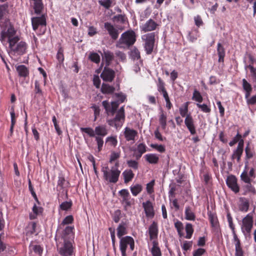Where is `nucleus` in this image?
<instances>
[{"label":"nucleus","mask_w":256,"mask_h":256,"mask_svg":"<svg viewBox=\"0 0 256 256\" xmlns=\"http://www.w3.org/2000/svg\"><path fill=\"white\" fill-rule=\"evenodd\" d=\"M0 26L2 28L0 40L4 42L8 39L10 48L9 54L21 56L26 53V44L24 42L18 43L20 39L16 35V30L11 23L8 20H6L4 22H1Z\"/></svg>","instance_id":"obj_1"},{"label":"nucleus","mask_w":256,"mask_h":256,"mask_svg":"<svg viewBox=\"0 0 256 256\" xmlns=\"http://www.w3.org/2000/svg\"><path fill=\"white\" fill-rule=\"evenodd\" d=\"M103 173V179L108 183L116 184L118 180L120 174V170L118 168H112L110 170L108 166H102L101 169Z\"/></svg>","instance_id":"obj_2"},{"label":"nucleus","mask_w":256,"mask_h":256,"mask_svg":"<svg viewBox=\"0 0 256 256\" xmlns=\"http://www.w3.org/2000/svg\"><path fill=\"white\" fill-rule=\"evenodd\" d=\"M158 32H152L142 36V39L144 42L143 46L146 54H151L154 49L156 36Z\"/></svg>","instance_id":"obj_3"},{"label":"nucleus","mask_w":256,"mask_h":256,"mask_svg":"<svg viewBox=\"0 0 256 256\" xmlns=\"http://www.w3.org/2000/svg\"><path fill=\"white\" fill-rule=\"evenodd\" d=\"M58 254L62 256H72L74 254V248L70 240H63V242H58V236L55 237Z\"/></svg>","instance_id":"obj_4"},{"label":"nucleus","mask_w":256,"mask_h":256,"mask_svg":"<svg viewBox=\"0 0 256 256\" xmlns=\"http://www.w3.org/2000/svg\"><path fill=\"white\" fill-rule=\"evenodd\" d=\"M136 41V36L135 32L133 30L127 31L123 33L120 38L116 44L117 47L122 48V44H124L128 46L133 45Z\"/></svg>","instance_id":"obj_5"},{"label":"nucleus","mask_w":256,"mask_h":256,"mask_svg":"<svg viewBox=\"0 0 256 256\" xmlns=\"http://www.w3.org/2000/svg\"><path fill=\"white\" fill-rule=\"evenodd\" d=\"M130 246V251H133L134 249L135 244L134 239L130 236H125L124 238H120V250L122 254V256H127L126 250Z\"/></svg>","instance_id":"obj_6"},{"label":"nucleus","mask_w":256,"mask_h":256,"mask_svg":"<svg viewBox=\"0 0 256 256\" xmlns=\"http://www.w3.org/2000/svg\"><path fill=\"white\" fill-rule=\"evenodd\" d=\"M119 195L122 197V204L125 210L134 204V199L132 198L127 189H122L118 192Z\"/></svg>","instance_id":"obj_7"},{"label":"nucleus","mask_w":256,"mask_h":256,"mask_svg":"<svg viewBox=\"0 0 256 256\" xmlns=\"http://www.w3.org/2000/svg\"><path fill=\"white\" fill-rule=\"evenodd\" d=\"M242 230L245 236L250 235L253 227V218L250 214H248L242 220Z\"/></svg>","instance_id":"obj_8"},{"label":"nucleus","mask_w":256,"mask_h":256,"mask_svg":"<svg viewBox=\"0 0 256 256\" xmlns=\"http://www.w3.org/2000/svg\"><path fill=\"white\" fill-rule=\"evenodd\" d=\"M227 186L235 194L240 192V186L238 184L237 178L234 175L228 176L226 180Z\"/></svg>","instance_id":"obj_9"},{"label":"nucleus","mask_w":256,"mask_h":256,"mask_svg":"<svg viewBox=\"0 0 256 256\" xmlns=\"http://www.w3.org/2000/svg\"><path fill=\"white\" fill-rule=\"evenodd\" d=\"M109 66H105L100 74V77L104 81L108 82H112L115 78V72L108 67Z\"/></svg>","instance_id":"obj_10"},{"label":"nucleus","mask_w":256,"mask_h":256,"mask_svg":"<svg viewBox=\"0 0 256 256\" xmlns=\"http://www.w3.org/2000/svg\"><path fill=\"white\" fill-rule=\"evenodd\" d=\"M158 24L154 20L150 18L140 26L142 31L146 32L156 30Z\"/></svg>","instance_id":"obj_11"},{"label":"nucleus","mask_w":256,"mask_h":256,"mask_svg":"<svg viewBox=\"0 0 256 256\" xmlns=\"http://www.w3.org/2000/svg\"><path fill=\"white\" fill-rule=\"evenodd\" d=\"M244 140H241L240 142H238L236 148L233 151V153L231 156L232 160L236 159L238 162H240L241 156L242 155L244 152Z\"/></svg>","instance_id":"obj_12"},{"label":"nucleus","mask_w":256,"mask_h":256,"mask_svg":"<svg viewBox=\"0 0 256 256\" xmlns=\"http://www.w3.org/2000/svg\"><path fill=\"white\" fill-rule=\"evenodd\" d=\"M119 104L120 103L118 101L112 102H111V106L108 100H104L102 102V105L106 113H111L112 115L115 114Z\"/></svg>","instance_id":"obj_13"},{"label":"nucleus","mask_w":256,"mask_h":256,"mask_svg":"<svg viewBox=\"0 0 256 256\" xmlns=\"http://www.w3.org/2000/svg\"><path fill=\"white\" fill-rule=\"evenodd\" d=\"M32 24L33 30L36 31L40 26H46V18L44 15L41 16L33 17L32 18Z\"/></svg>","instance_id":"obj_14"},{"label":"nucleus","mask_w":256,"mask_h":256,"mask_svg":"<svg viewBox=\"0 0 256 256\" xmlns=\"http://www.w3.org/2000/svg\"><path fill=\"white\" fill-rule=\"evenodd\" d=\"M184 124L191 134L194 135L196 134L194 121L190 114L186 116L184 120Z\"/></svg>","instance_id":"obj_15"},{"label":"nucleus","mask_w":256,"mask_h":256,"mask_svg":"<svg viewBox=\"0 0 256 256\" xmlns=\"http://www.w3.org/2000/svg\"><path fill=\"white\" fill-rule=\"evenodd\" d=\"M150 239V240H157L158 228V223L156 222H153L150 225L148 230Z\"/></svg>","instance_id":"obj_16"},{"label":"nucleus","mask_w":256,"mask_h":256,"mask_svg":"<svg viewBox=\"0 0 256 256\" xmlns=\"http://www.w3.org/2000/svg\"><path fill=\"white\" fill-rule=\"evenodd\" d=\"M142 204L146 216L150 218H154V210L152 202L150 200H148L146 202H144Z\"/></svg>","instance_id":"obj_17"},{"label":"nucleus","mask_w":256,"mask_h":256,"mask_svg":"<svg viewBox=\"0 0 256 256\" xmlns=\"http://www.w3.org/2000/svg\"><path fill=\"white\" fill-rule=\"evenodd\" d=\"M104 26L108 32L109 35L111 36L112 39L116 40L118 38L119 34L118 31L112 24L110 22H106L104 24Z\"/></svg>","instance_id":"obj_18"},{"label":"nucleus","mask_w":256,"mask_h":256,"mask_svg":"<svg viewBox=\"0 0 256 256\" xmlns=\"http://www.w3.org/2000/svg\"><path fill=\"white\" fill-rule=\"evenodd\" d=\"M138 132L134 129L126 127L124 129V134L126 141H134L136 137L138 136Z\"/></svg>","instance_id":"obj_19"},{"label":"nucleus","mask_w":256,"mask_h":256,"mask_svg":"<svg viewBox=\"0 0 256 256\" xmlns=\"http://www.w3.org/2000/svg\"><path fill=\"white\" fill-rule=\"evenodd\" d=\"M128 224L126 222H122L117 228V236L119 238H124V235L128 234Z\"/></svg>","instance_id":"obj_20"},{"label":"nucleus","mask_w":256,"mask_h":256,"mask_svg":"<svg viewBox=\"0 0 256 256\" xmlns=\"http://www.w3.org/2000/svg\"><path fill=\"white\" fill-rule=\"evenodd\" d=\"M240 204L238 208L240 211L243 212H247L250 207L249 200L244 197H240L239 198Z\"/></svg>","instance_id":"obj_21"},{"label":"nucleus","mask_w":256,"mask_h":256,"mask_svg":"<svg viewBox=\"0 0 256 256\" xmlns=\"http://www.w3.org/2000/svg\"><path fill=\"white\" fill-rule=\"evenodd\" d=\"M74 229L73 226H66L62 232L61 239L63 240H69V238L73 236Z\"/></svg>","instance_id":"obj_22"},{"label":"nucleus","mask_w":256,"mask_h":256,"mask_svg":"<svg viewBox=\"0 0 256 256\" xmlns=\"http://www.w3.org/2000/svg\"><path fill=\"white\" fill-rule=\"evenodd\" d=\"M242 86L245 92V98L248 99L250 96L252 90V86L245 78L242 80Z\"/></svg>","instance_id":"obj_23"},{"label":"nucleus","mask_w":256,"mask_h":256,"mask_svg":"<svg viewBox=\"0 0 256 256\" xmlns=\"http://www.w3.org/2000/svg\"><path fill=\"white\" fill-rule=\"evenodd\" d=\"M94 132L95 136H101L103 138L108 134V130L105 126H98L95 128Z\"/></svg>","instance_id":"obj_24"},{"label":"nucleus","mask_w":256,"mask_h":256,"mask_svg":"<svg viewBox=\"0 0 256 256\" xmlns=\"http://www.w3.org/2000/svg\"><path fill=\"white\" fill-rule=\"evenodd\" d=\"M114 54L112 52L109 50L104 51L103 58L105 60L106 66H110L112 62L114 60Z\"/></svg>","instance_id":"obj_25"},{"label":"nucleus","mask_w":256,"mask_h":256,"mask_svg":"<svg viewBox=\"0 0 256 256\" xmlns=\"http://www.w3.org/2000/svg\"><path fill=\"white\" fill-rule=\"evenodd\" d=\"M246 184L242 186V190L244 191L242 194L246 195L249 193H251L254 195L256 194V190L255 188L252 184L251 182L246 183Z\"/></svg>","instance_id":"obj_26"},{"label":"nucleus","mask_w":256,"mask_h":256,"mask_svg":"<svg viewBox=\"0 0 256 256\" xmlns=\"http://www.w3.org/2000/svg\"><path fill=\"white\" fill-rule=\"evenodd\" d=\"M125 120L124 108V106H122L118 111L114 118V120L121 122L120 124H122Z\"/></svg>","instance_id":"obj_27"},{"label":"nucleus","mask_w":256,"mask_h":256,"mask_svg":"<svg viewBox=\"0 0 256 256\" xmlns=\"http://www.w3.org/2000/svg\"><path fill=\"white\" fill-rule=\"evenodd\" d=\"M217 52L218 56V62L223 63L224 62L226 52L224 48L220 43L218 44Z\"/></svg>","instance_id":"obj_28"},{"label":"nucleus","mask_w":256,"mask_h":256,"mask_svg":"<svg viewBox=\"0 0 256 256\" xmlns=\"http://www.w3.org/2000/svg\"><path fill=\"white\" fill-rule=\"evenodd\" d=\"M185 218L188 220H194L196 215L193 212L192 208L190 206H187L185 208Z\"/></svg>","instance_id":"obj_29"},{"label":"nucleus","mask_w":256,"mask_h":256,"mask_svg":"<svg viewBox=\"0 0 256 256\" xmlns=\"http://www.w3.org/2000/svg\"><path fill=\"white\" fill-rule=\"evenodd\" d=\"M150 252L152 256H162L161 250L158 246V243L157 240L152 242V247Z\"/></svg>","instance_id":"obj_30"},{"label":"nucleus","mask_w":256,"mask_h":256,"mask_svg":"<svg viewBox=\"0 0 256 256\" xmlns=\"http://www.w3.org/2000/svg\"><path fill=\"white\" fill-rule=\"evenodd\" d=\"M122 176L124 182L128 183L132 180L134 176V174L131 170H126L123 172Z\"/></svg>","instance_id":"obj_31"},{"label":"nucleus","mask_w":256,"mask_h":256,"mask_svg":"<svg viewBox=\"0 0 256 256\" xmlns=\"http://www.w3.org/2000/svg\"><path fill=\"white\" fill-rule=\"evenodd\" d=\"M115 88L108 84H102L101 88V92L104 94H112L114 92Z\"/></svg>","instance_id":"obj_32"},{"label":"nucleus","mask_w":256,"mask_h":256,"mask_svg":"<svg viewBox=\"0 0 256 256\" xmlns=\"http://www.w3.org/2000/svg\"><path fill=\"white\" fill-rule=\"evenodd\" d=\"M146 160L150 164H156L159 160L158 156L154 154H146L145 156Z\"/></svg>","instance_id":"obj_33"},{"label":"nucleus","mask_w":256,"mask_h":256,"mask_svg":"<svg viewBox=\"0 0 256 256\" xmlns=\"http://www.w3.org/2000/svg\"><path fill=\"white\" fill-rule=\"evenodd\" d=\"M16 70L20 76L26 77L28 76L29 71L28 68L24 65L18 66L16 68Z\"/></svg>","instance_id":"obj_34"},{"label":"nucleus","mask_w":256,"mask_h":256,"mask_svg":"<svg viewBox=\"0 0 256 256\" xmlns=\"http://www.w3.org/2000/svg\"><path fill=\"white\" fill-rule=\"evenodd\" d=\"M166 114L163 111H162L159 116V123L162 130H164L166 127Z\"/></svg>","instance_id":"obj_35"},{"label":"nucleus","mask_w":256,"mask_h":256,"mask_svg":"<svg viewBox=\"0 0 256 256\" xmlns=\"http://www.w3.org/2000/svg\"><path fill=\"white\" fill-rule=\"evenodd\" d=\"M130 190L132 194L134 196H136L142 191V186L140 184H136L130 186Z\"/></svg>","instance_id":"obj_36"},{"label":"nucleus","mask_w":256,"mask_h":256,"mask_svg":"<svg viewBox=\"0 0 256 256\" xmlns=\"http://www.w3.org/2000/svg\"><path fill=\"white\" fill-rule=\"evenodd\" d=\"M112 20L114 22L120 24H125L128 21V18L125 14H117L114 16Z\"/></svg>","instance_id":"obj_37"},{"label":"nucleus","mask_w":256,"mask_h":256,"mask_svg":"<svg viewBox=\"0 0 256 256\" xmlns=\"http://www.w3.org/2000/svg\"><path fill=\"white\" fill-rule=\"evenodd\" d=\"M44 6L42 3V0H40V1L37 0L34 2V12L36 14H40Z\"/></svg>","instance_id":"obj_38"},{"label":"nucleus","mask_w":256,"mask_h":256,"mask_svg":"<svg viewBox=\"0 0 256 256\" xmlns=\"http://www.w3.org/2000/svg\"><path fill=\"white\" fill-rule=\"evenodd\" d=\"M88 59L96 64H99L100 61V55L95 52H90L88 56Z\"/></svg>","instance_id":"obj_39"},{"label":"nucleus","mask_w":256,"mask_h":256,"mask_svg":"<svg viewBox=\"0 0 256 256\" xmlns=\"http://www.w3.org/2000/svg\"><path fill=\"white\" fill-rule=\"evenodd\" d=\"M185 229L186 234L185 238L188 239L190 238L194 231L192 225L190 223L186 224Z\"/></svg>","instance_id":"obj_40"},{"label":"nucleus","mask_w":256,"mask_h":256,"mask_svg":"<svg viewBox=\"0 0 256 256\" xmlns=\"http://www.w3.org/2000/svg\"><path fill=\"white\" fill-rule=\"evenodd\" d=\"M208 216L212 226H216L218 224V220L216 214L210 212L208 213Z\"/></svg>","instance_id":"obj_41"},{"label":"nucleus","mask_w":256,"mask_h":256,"mask_svg":"<svg viewBox=\"0 0 256 256\" xmlns=\"http://www.w3.org/2000/svg\"><path fill=\"white\" fill-rule=\"evenodd\" d=\"M192 99L198 102V104L202 102L203 100V98L200 93L196 90H194V91Z\"/></svg>","instance_id":"obj_42"},{"label":"nucleus","mask_w":256,"mask_h":256,"mask_svg":"<svg viewBox=\"0 0 256 256\" xmlns=\"http://www.w3.org/2000/svg\"><path fill=\"white\" fill-rule=\"evenodd\" d=\"M174 226L176 229L180 236H182L184 235L182 232V230H184V226L182 223L181 222L178 220L176 222L174 223Z\"/></svg>","instance_id":"obj_43"},{"label":"nucleus","mask_w":256,"mask_h":256,"mask_svg":"<svg viewBox=\"0 0 256 256\" xmlns=\"http://www.w3.org/2000/svg\"><path fill=\"white\" fill-rule=\"evenodd\" d=\"M80 130L82 132L88 134L90 137L95 138L94 130L91 128H80Z\"/></svg>","instance_id":"obj_44"},{"label":"nucleus","mask_w":256,"mask_h":256,"mask_svg":"<svg viewBox=\"0 0 256 256\" xmlns=\"http://www.w3.org/2000/svg\"><path fill=\"white\" fill-rule=\"evenodd\" d=\"M120 156V152H115L112 151L111 152L110 155V158L109 160V162L110 163H112L114 161L118 160Z\"/></svg>","instance_id":"obj_45"},{"label":"nucleus","mask_w":256,"mask_h":256,"mask_svg":"<svg viewBox=\"0 0 256 256\" xmlns=\"http://www.w3.org/2000/svg\"><path fill=\"white\" fill-rule=\"evenodd\" d=\"M72 205V201L64 202L60 205V209L62 210H68L71 208Z\"/></svg>","instance_id":"obj_46"},{"label":"nucleus","mask_w":256,"mask_h":256,"mask_svg":"<svg viewBox=\"0 0 256 256\" xmlns=\"http://www.w3.org/2000/svg\"><path fill=\"white\" fill-rule=\"evenodd\" d=\"M245 152L246 158L248 160L252 158L254 154V152L250 149L249 144H248L247 146L245 148Z\"/></svg>","instance_id":"obj_47"},{"label":"nucleus","mask_w":256,"mask_h":256,"mask_svg":"<svg viewBox=\"0 0 256 256\" xmlns=\"http://www.w3.org/2000/svg\"><path fill=\"white\" fill-rule=\"evenodd\" d=\"M240 179L245 183L252 182V180L248 174V172L244 170L240 174Z\"/></svg>","instance_id":"obj_48"},{"label":"nucleus","mask_w":256,"mask_h":256,"mask_svg":"<svg viewBox=\"0 0 256 256\" xmlns=\"http://www.w3.org/2000/svg\"><path fill=\"white\" fill-rule=\"evenodd\" d=\"M122 216V212L120 210H117L114 211L112 216V220L116 223H118L120 222Z\"/></svg>","instance_id":"obj_49"},{"label":"nucleus","mask_w":256,"mask_h":256,"mask_svg":"<svg viewBox=\"0 0 256 256\" xmlns=\"http://www.w3.org/2000/svg\"><path fill=\"white\" fill-rule=\"evenodd\" d=\"M165 86L166 84L164 80L160 78H158V82L156 83L158 92H160L161 91H162V90L166 89Z\"/></svg>","instance_id":"obj_50"},{"label":"nucleus","mask_w":256,"mask_h":256,"mask_svg":"<svg viewBox=\"0 0 256 256\" xmlns=\"http://www.w3.org/2000/svg\"><path fill=\"white\" fill-rule=\"evenodd\" d=\"M28 183L29 190L30 191L32 196H33V198H34L35 200L38 204L39 203L36 194L34 190V188L33 186H32V182H31L30 178H28Z\"/></svg>","instance_id":"obj_51"},{"label":"nucleus","mask_w":256,"mask_h":256,"mask_svg":"<svg viewBox=\"0 0 256 256\" xmlns=\"http://www.w3.org/2000/svg\"><path fill=\"white\" fill-rule=\"evenodd\" d=\"M196 106L204 112L210 113L211 112L210 108L206 104H197Z\"/></svg>","instance_id":"obj_52"},{"label":"nucleus","mask_w":256,"mask_h":256,"mask_svg":"<svg viewBox=\"0 0 256 256\" xmlns=\"http://www.w3.org/2000/svg\"><path fill=\"white\" fill-rule=\"evenodd\" d=\"M74 221V219L73 216L72 215H69L66 216L62 222L60 226H64L66 224H69L73 223Z\"/></svg>","instance_id":"obj_53"},{"label":"nucleus","mask_w":256,"mask_h":256,"mask_svg":"<svg viewBox=\"0 0 256 256\" xmlns=\"http://www.w3.org/2000/svg\"><path fill=\"white\" fill-rule=\"evenodd\" d=\"M242 136L241 134H240L238 132L236 134V135L234 138L232 140H231L229 142V145L230 146H234L238 142V143L240 142L241 140H244L242 138Z\"/></svg>","instance_id":"obj_54"},{"label":"nucleus","mask_w":256,"mask_h":256,"mask_svg":"<svg viewBox=\"0 0 256 256\" xmlns=\"http://www.w3.org/2000/svg\"><path fill=\"white\" fill-rule=\"evenodd\" d=\"M129 168L134 170H137L138 168V163L134 160H128L126 162Z\"/></svg>","instance_id":"obj_55"},{"label":"nucleus","mask_w":256,"mask_h":256,"mask_svg":"<svg viewBox=\"0 0 256 256\" xmlns=\"http://www.w3.org/2000/svg\"><path fill=\"white\" fill-rule=\"evenodd\" d=\"M198 32L196 30L190 32L188 37V40L192 42L196 40L198 36Z\"/></svg>","instance_id":"obj_56"},{"label":"nucleus","mask_w":256,"mask_h":256,"mask_svg":"<svg viewBox=\"0 0 256 256\" xmlns=\"http://www.w3.org/2000/svg\"><path fill=\"white\" fill-rule=\"evenodd\" d=\"M94 138L97 143L98 151L100 152L102 149L104 144L103 138L101 136H95Z\"/></svg>","instance_id":"obj_57"},{"label":"nucleus","mask_w":256,"mask_h":256,"mask_svg":"<svg viewBox=\"0 0 256 256\" xmlns=\"http://www.w3.org/2000/svg\"><path fill=\"white\" fill-rule=\"evenodd\" d=\"M108 230L110 233V236L112 241V244L114 250H116V236H115V230L112 228H109Z\"/></svg>","instance_id":"obj_58"},{"label":"nucleus","mask_w":256,"mask_h":256,"mask_svg":"<svg viewBox=\"0 0 256 256\" xmlns=\"http://www.w3.org/2000/svg\"><path fill=\"white\" fill-rule=\"evenodd\" d=\"M56 58L60 62H62L64 60V50L62 47L58 48Z\"/></svg>","instance_id":"obj_59"},{"label":"nucleus","mask_w":256,"mask_h":256,"mask_svg":"<svg viewBox=\"0 0 256 256\" xmlns=\"http://www.w3.org/2000/svg\"><path fill=\"white\" fill-rule=\"evenodd\" d=\"M154 180H152L150 182L146 184V190L147 192L150 194L154 192Z\"/></svg>","instance_id":"obj_60"},{"label":"nucleus","mask_w":256,"mask_h":256,"mask_svg":"<svg viewBox=\"0 0 256 256\" xmlns=\"http://www.w3.org/2000/svg\"><path fill=\"white\" fill-rule=\"evenodd\" d=\"M34 92L36 94L39 96H42L43 92L40 88V84L38 80L34 82Z\"/></svg>","instance_id":"obj_61"},{"label":"nucleus","mask_w":256,"mask_h":256,"mask_svg":"<svg viewBox=\"0 0 256 256\" xmlns=\"http://www.w3.org/2000/svg\"><path fill=\"white\" fill-rule=\"evenodd\" d=\"M44 211V208L41 206H37L36 204H34L32 208V212L36 215L39 216L42 214Z\"/></svg>","instance_id":"obj_62"},{"label":"nucleus","mask_w":256,"mask_h":256,"mask_svg":"<svg viewBox=\"0 0 256 256\" xmlns=\"http://www.w3.org/2000/svg\"><path fill=\"white\" fill-rule=\"evenodd\" d=\"M106 142H108L110 145L116 146L118 144V140L116 137L108 136L106 138Z\"/></svg>","instance_id":"obj_63"},{"label":"nucleus","mask_w":256,"mask_h":256,"mask_svg":"<svg viewBox=\"0 0 256 256\" xmlns=\"http://www.w3.org/2000/svg\"><path fill=\"white\" fill-rule=\"evenodd\" d=\"M246 68L250 69L252 76L254 81L256 82V68L251 64L248 66Z\"/></svg>","instance_id":"obj_64"}]
</instances>
